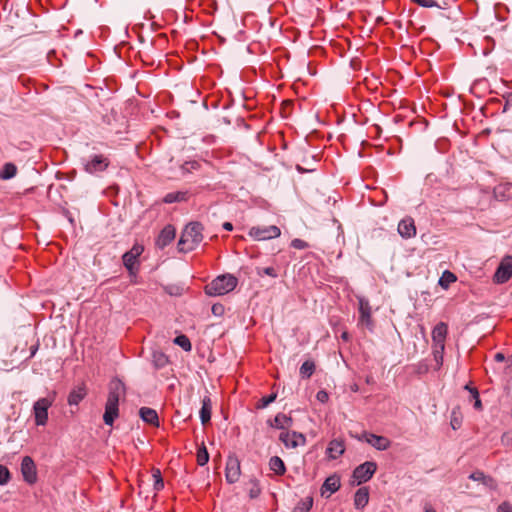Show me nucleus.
<instances>
[{"mask_svg": "<svg viewBox=\"0 0 512 512\" xmlns=\"http://www.w3.org/2000/svg\"><path fill=\"white\" fill-rule=\"evenodd\" d=\"M203 226L199 222L189 223L183 230L178 242L179 251L189 252L194 250L203 240Z\"/></svg>", "mask_w": 512, "mask_h": 512, "instance_id": "f257e3e1", "label": "nucleus"}, {"mask_svg": "<svg viewBox=\"0 0 512 512\" xmlns=\"http://www.w3.org/2000/svg\"><path fill=\"white\" fill-rule=\"evenodd\" d=\"M238 284V279L231 274L216 277L205 286V293L209 296H221L233 291Z\"/></svg>", "mask_w": 512, "mask_h": 512, "instance_id": "f03ea898", "label": "nucleus"}, {"mask_svg": "<svg viewBox=\"0 0 512 512\" xmlns=\"http://www.w3.org/2000/svg\"><path fill=\"white\" fill-rule=\"evenodd\" d=\"M144 247L135 243L132 248L122 256L123 264L131 276H135L139 270L138 258L143 253Z\"/></svg>", "mask_w": 512, "mask_h": 512, "instance_id": "7ed1b4c3", "label": "nucleus"}, {"mask_svg": "<svg viewBox=\"0 0 512 512\" xmlns=\"http://www.w3.org/2000/svg\"><path fill=\"white\" fill-rule=\"evenodd\" d=\"M54 402V397L40 398L33 405V413L35 417V423L38 426H43L48 421V409Z\"/></svg>", "mask_w": 512, "mask_h": 512, "instance_id": "20e7f679", "label": "nucleus"}, {"mask_svg": "<svg viewBox=\"0 0 512 512\" xmlns=\"http://www.w3.org/2000/svg\"><path fill=\"white\" fill-rule=\"evenodd\" d=\"M249 236L257 241H264L277 238L281 235L280 228L276 225L270 226H254L249 230Z\"/></svg>", "mask_w": 512, "mask_h": 512, "instance_id": "39448f33", "label": "nucleus"}, {"mask_svg": "<svg viewBox=\"0 0 512 512\" xmlns=\"http://www.w3.org/2000/svg\"><path fill=\"white\" fill-rule=\"evenodd\" d=\"M377 470V464L373 461H366L357 466L352 474L353 479L358 485L369 481Z\"/></svg>", "mask_w": 512, "mask_h": 512, "instance_id": "423d86ee", "label": "nucleus"}, {"mask_svg": "<svg viewBox=\"0 0 512 512\" xmlns=\"http://www.w3.org/2000/svg\"><path fill=\"white\" fill-rule=\"evenodd\" d=\"M512 277V256L506 255L502 258L493 276L496 284H504Z\"/></svg>", "mask_w": 512, "mask_h": 512, "instance_id": "0eeeda50", "label": "nucleus"}, {"mask_svg": "<svg viewBox=\"0 0 512 512\" xmlns=\"http://www.w3.org/2000/svg\"><path fill=\"white\" fill-rule=\"evenodd\" d=\"M359 441H364L374 447L376 450L385 451L390 448L391 441L385 437L364 431L361 435L356 436Z\"/></svg>", "mask_w": 512, "mask_h": 512, "instance_id": "6e6552de", "label": "nucleus"}, {"mask_svg": "<svg viewBox=\"0 0 512 512\" xmlns=\"http://www.w3.org/2000/svg\"><path fill=\"white\" fill-rule=\"evenodd\" d=\"M241 475L240 461L236 455H229L226 462L225 478L229 484L236 483Z\"/></svg>", "mask_w": 512, "mask_h": 512, "instance_id": "1a4fd4ad", "label": "nucleus"}, {"mask_svg": "<svg viewBox=\"0 0 512 512\" xmlns=\"http://www.w3.org/2000/svg\"><path fill=\"white\" fill-rule=\"evenodd\" d=\"M279 440L287 448H296L298 446H303L306 443L305 436L302 433H298L296 431H282L279 435Z\"/></svg>", "mask_w": 512, "mask_h": 512, "instance_id": "9d476101", "label": "nucleus"}, {"mask_svg": "<svg viewBox=\"0 0 512 512\" xmlns=\"http://www.w3.org/2000/svg\"><path fill=\"white\" fill-rule=\"evenodd\" d=\"M21 473L24 481L28 484L32 485L37 481L36 465L30 456L23 457L21 462Z\"/></svg>", "mask_w": 512, "mask_h": 512, "instance_id": "9b49d317", "label": "nucleus"}, {"mask_svg": "<svg viewBox=\"0 0 512 512\" xmlns=\"http://www.w3.org/2000/svg\"><path fill=\"white\" fill-rule=\"evenodd\" d=\"M125 393V384L120 379L114 378L109 384V393L106 402L119 405L120 397L124 396Z\"/></svg>", "mask_w": 512, "mask_h": 512, "instance_id": "f8f14e48", "label": "nucleus"}, {"mask_svg": "<svg viewBox=\"0 0 512 512\" xmlns=\"http://www.w3.org/2000/svg\"><path fill=\"white\" fill-rule=\"evenodd\" d=\"M109 166V160L103 155H93L89 161L84 165V169L87 173L94 174L102 172Z\"/></svg>", "mask_w": 512, "mask_h": 512, "instance_id": "ddd939ff", "label": "nucleus"}, {"mask_svg": "<svg viewBox=\"0 0 512 512\" xmlns=\"http://www.w3.org/2000/svg\"><path fill=\"white\" fill-rule=\"evenodd\" d=\"M176 230L172 225H166L158 235L156 239V246L160 249L165 248L169 245L175 238Z\"/></svg>", "mask_w": 512, "mask_h": 512, "instance_id": "4468645a", "label": "nucleus"}, {"mask_svg": "<svg viewBox=\"0 0 512 512\" xmlns=\"http://www.w3.org/2000/svg\"><path fill=\"white\" fill-rule=\"evenodd\" d=\"M398 232L405 239L412 238L416 235V227L413 218L406 217L398 224Z\"/></svg>", "mask_w": 512, "mask_h": 512, "instance_id": "2eb2a0df", "label": "nucleus"}, {"mask_svg": "<svg viewBox=\"0 0 512 512\" xmlns=\"http://www.w3.org/2000/svg\"><path fill=\"white\" fill-rule=\"evenodd\" d=\"M359 312H360V318H359L360 323L371 328L372 327L371 307H370L369 301L367 299L359 298Z\"/></svg>", "mask_w": 512, "mask_h": 512, "instance_id": "dca6fc26", "label": "nucleus"}, {"mask_svg": "<svg viewBox=\"0 0 512 512\" xmlns=\"http://www.w3.org/2000/svg\"><path fill=\"white\" fill-rule=\"evenodd\" d=\"M448 333V326L444 322L438 323L432 330V340L434 346H441L445 344V339Z\"/></svg>", "mask_w": 512, "mask_h": 512, "instance_id": "f3484780", "label": "nucleus"}, {"mask_svg": "<svg viewBox=\"0 0 512 512\" xmlns=\"http://www.w3.org/2000/svg\"><path fill=\"white\" fill-rule=\"evenodd\" d=\"M269 424L271 427L280 429L282 431H288V429L293 424V420L291 417H289L283 413H279L274 417L273 420L269 421Z\"/></svg>", "mask_w": 512, "mask_h": 512, "instance_id": "a211bd4d", "label": "nucleus"}, {"mask_svg": "<svg viewBox=\"0 0 512 512\" xmlns=\"http://www.w3.org/2000/svg\"><path fill=\"white\" fill-rule=\"evenodd\" d=\"M345 452L344 441L340 439H333L329 442L327 447V454L331 459H337Z\"/></svg>", "mask_w": 512, "mask_h": 512, "instance_id": "6ab92c4d", "label": "nucleus"}, {"mask_svg": "<svg viewBox=\"0 0 512 512\" xmlns=\"http://www.w3.org/2000/svg\"><path fill=\"white\" fill-rule=\"evenodd\" d=\"M139 415L144 422L153 426H159V417L154 409L149 407H142L139 410Z\"/></svg>", "mask_w": 512, "mask_h": 512, "instance_id": "aec40b11", "label": "nucleus"}, {"mask_svg": "<svg viewBox=\"0 0 512 512\" xmlns=\"http://www.w3.org/2000/svg\"><path fill=\"white\" fill-rule=\"evenodd\" d=\"M340 486V477L336 474L331 475L326 478L321 487L322 495H324L326 491H328L330 494H333L339 490Z\"/></svg>", "mask_w": 512, "mask_h": 512, "instance_id": "412c9836", "label": "nucleus"}, {"mask_svg": "<svg viewBox=\"0 0 512 512\" xmlns=\"http://www.w3.org/2000/svg\"><path fill=\"white\" fill-rule=\"evenodd\" d=\"M119 405L107 403L105 404V412L103 421L106 425L112 426L115 419L119 416Z\"/></svg>", "mask_w": 512, "mask_h": 512, "instance_id": "4be33fe9", "label": "nucleus"}, {"mask_svg": "<svg viewBox=\"0 0 512 512\" xmlns=\"http://www.w3.org/2000/svg\"><path fill=\"white\" fill-rule=\"evenodd\" d=\"M469 479L477 482H481L485 486L495 489L496 488V481L493 477L485 475L482 471H475L469 475Z\"/></svg>", "mask_w": 512, "mask_h": 512, "instance_id": "5701e85b", "label": "nucleus"}, {"mask_svg": "<svg viewBox=\"0 0 512 512\" xmlns=\"http://www.w3.org/2000/svg\"><path fill=\"white\" fill-rule=\"evenodd\" d=\"M369 502V490L367 487L359 488L354 495V505L357 509H363Z\"/></svg>", "mask_w": 512, "mask_h": 512, "instance_id": "b1692460", "label": "nucleus"}, {"mask_svg": "<svg viewBox=\"0 0 512 512\" xmlns=\"http://www.w3.org/2000/svg\"><path fill=\"white\" fill-rule=\"evenodd\" d=\"M211 409H212L211 399L209 396H205L202 399V407L200 409V419H201V422L203 425L210 422Z\"/></svg>", "mask_w": 512, "mask_h": 512, "instance_id": "393cba45", "label": "nucleus"}, {"mask_svg": "<svg viewBox=\"0 0 512 512\" xmlns=\"http://www.w3.org/2000/svg\"><path fill=\"white\" fill-rule=\"evenodd\" d=\"M270 469L277 475H283L286 472V467L283 460L278 456H273L269 460Z\"/></svg>", "mask_w": 512, "mask_h": 512, "instance_id": "a878e982", "label": "nucleus"}, {"mask_svg": "<svg viewBox=\"0 0 512 512\" xmlns=\"http://www.w3.org/2000/svg\"><path fill=\"white\" fill-rule=\"evenodd\" d=\"M85 395H86V391H85L84 387H78V388L72 390L68 396V404L69 405H78L83 400Z\"/></svg>", "mask_w": 512, "mask_h": 512, "instance_id": "bb28decb", "label": "nucleus"}, {"mask_svg": "<svg viewBox=\"0 0 512 512\" xmlns=\"http://www.w3.org/2000/svg\"><path fill=\"white\" fill-rule=\"evenodd\" d=\"M457 280V277L455 276L454 273L446 270L442 273L439 281H438V284L443 288V289H448L449 286L454 283L455 281Z\"/></svg>", "mask_w": 512, "mask_h": 512, "instance_id": "cd10ccee", "label": "nucleus"}, {"mask_svg": "<svg viewBox=\"0 0 512 512\" xmlns=\"http://www.w3.org/2000/svg\"><path fill=\"white\" fill-rule=\"evenodd\" d=\"M17 173V167L13 163H6L2 167L0 171V178L3 180H8L13 178Z\"/></svg>", "mask_w": 512, "mask_h": 512, "instance_id": "c85d7f7f", "label": "nucleus"}, {"mask_svg": "<svg viewBox=\"0 0 512 512\" xmlns=\"http://www.w3.org/2000/svg\"><path fill=\"white\" fill-rule=\"evenodd\" d=\"M313 506V498L306 497L301 499L293 508V512H309Z\"/></svg>", "mask_w": 512, "mask_h": 512, "instance_id": "c756f323", "label": "nucleus"}, {"mask_svg": "<svg viewBox=\"0 0 512 512\" xmlns=\"http://www.w3.org/2000/svg\"><path fill=\"white\" fill-rule=\"evenodd\" d=\"M186 192H170L165 195L163 198V202L167 204L175 203V202H181L186 200Z\"/></svg>", "mask_w": 512, "mask_h": 512, "instance_id": "7c9ffc66", "label": "nucleus"}, {"mask_svg": "<svg viewBox=\"0 0 512 512\" xmlns=\"http://www.w3.org/2000/svg\"><path fill=\"white\" fill-rule=\"evenodd\" d=\"M315 371V364L313 361H305L300 367V375L303 378H310Z\"/></svg>", "mask_w": 512, "mask_h": 512, "instance_id": "2f4dec72", "label": "nucleus"}, {"mask_svg": "<svg viewBox=\"0 0 512 512\" xmlns=\"http://www.w3.org/2000/svg\"><path fill=\"white\" fill-rule=\"evenodd\" d=\"M174 343L176 345L180 346L186 352H189L192 349V345H191L189 338L184 334L177 336L174 339Z\"/></svg>", "mask_w": 512, "mask_h": 512, "instance_id": "473e14b6", "label": "nucleus"}, {"mask_svg": "<svg viewBox=\"0 0 512 512\" xmlns=\"http://www.w3.org/2000/svg\"><path fill=\"white\" fill-rule=\"evenodd\" d=\"M444 350H445V344H441V346H434L433 356H434V360L437 364L438 369L443 364Z\"/></svg>", "mask_w": 512, "mask_h": 512, "instance_id": "72a5a7b5", "label": "nucleus"}, {"mask_svg": "<svg viewBox=\"0 0 512 512\" xmlns=\"http://www.w3.org/2000/svg\"><path fill=\"white\" fill-rule=\"evenodd\" d=\"M209 461V453L204 445H202L197 451V464L204 466Z\"/></svg>", "mask_w": 512, "mask_h": 512, "instance_id": "f704fd0d", "label": "nucleus"}, {"mask_svg": "<svg viewBox=\"0 0 512 512\" xmlns=\"http://www.w3.org/2000/svg\"><path fill=\"white\" fill-rule=\"evenodd\" d=\"M276 397H277L276 393H272L268 396L262 397L259 400V402L257 403V408L258 409L266 408L269 404H271L272 402H274L276 400Z\"/></svg>", "mask_w": 512, "mask_h": 512, "instance_id": "c9c22d12", "label": "nucleus"}, {"mask_svg": "<svg viewBox=\"0 0 512 512\" xmlns=\"http://www.w3.org/2000/svg\"><path fill=\"white\" fill-rule=\"evenodd\" d=\"M10 479L11 474L9 469L6 466L0 464V485L4 486L8 484Z\"/></svg>", "mask_w": 512, "mask_h": 512, "instance_id": "e433bc0d", "label": "nucleus"}, {"mask_svg": "<svg viewBox=\"0 0 512 512\" xmlns=\"http://www.w3.org/2000/svg\"><path fill=\"white\" fill-rule=\"evenodd\" d=\"M257 275L260 277H262L263 275H267L272 278L278 277V273L273 267L257 268Z\"/></svg>", "mask_w": 512, "mask_h": 512, "instance_id": "4c0bfd02", "label": "nucleus"}, {"mask_svg": "<svg viewBox=\"0 0 512 512\" xmlns=\"http://www.w3.org/2000/svg\"><path fill=\"white\" fill-rule=\"evenodd\" d=\"M308 246L309 245L307 242H305L304 240L299 239V238H295L291 241V247H293L295 249L302 250V249H306Z\"/></svg>", "mask_w": 512, "mask_h": 512, "instance_id": "58836bf2", "label": "nucleus"}, {"mask_svg": "<svg viewBox=\"0 0 512 512\" xmlns=\"http://www.w3.org/2000/svg\"><path fill=\"white\" fill-rule=\"evenodd\" d=\"M153 476L155 477L154 490L160 491L164 487V482L161 477L160 471L157 470L156 474H154Z\"/></svg>", "mask_w": 512, "mask_h": 512, "instance_id": "ea45409f", "label": "nucleus"}, {"mask_svg": "<svg viewBox=\"0 0 512 512\" xmlns=\"http://www.w3.org/2000/svg\"><path fill=\"white\" fill-rule=\"evenodd\" d=\"M252 483H253V487L249 490V496H250V498L254 499L260 495L261 489L258 485L257 480H252Z\"/></svg>", "mask_w": 512, "mask_h": 512, "instance_id": "a19ab883", "label": "nucleus"}, {"mask_svg": "<svg viewBox=\"0 0 512 512\" xmlns=\"http://www.w3.org/2000/svg\"><path fill=\"white\" fill-rule=\"evenodd\" d=\"M154 359H155L156 365L159 367L164 366L168 362L167 357L162 353L154 354Z\"/></svg>", "mask_w": 512, "mask_h": 512, "instance_id": "79ce46f5", "label": "nucleus"}, {"mask_svg": "<svg viewBox=\"0 0 512 512\" xmlns=\"http://www.w3.org/2000/svg\"><path fill=\"white\" fill-rule=\"evenodd\" d=\"M199 166H200V164L197 161H190V162H186L182 166V169L184 171L190 172L191 170L198 169Z\"/></svg>", "mask_w": 512, "mask_h": 512, "instance_id": "37998d69", "label": "nucleus"}, {"mask_svg": "<svg viewBox=\"0 0 512 512\" xmlns=\"http://www.w3.org/2000/svg\"><path fill=\"white\" fill-rule=\"evenodd\" d=\"M316 399L321 403H326L329 399V395L325 390H320L316 394Z\"/></svg>", "mask_w": 512, "mask_h": 512, "instance_id": "c03bdc74", "label": "nucleus"}, {"mask_svg": "<svg viewBox=\"0 0 512 512\" xmlns=\"http://www.w3.org/2000/svg\"><path fill=\"white\" fill-rule=\"evenodd\" d=\"M472 398L474 399V408L476 410H481L482 409V402H481V400L479 398L478 390L473 391V397Z\"/></svg>", "mask_w": 512, "mask_h": 512, "instance_id": "a18cd8bd", "label": "nucleus"}, {"mask_svg": "<svg viewBox=\"0 0 512 512\" xmlns=\"http://www.w3.org/2000/svg\"><path fill=\"white\" fill-rule=\"evenodd\" d=\"M497 512H512V505L508 502H503L498 506Z\"/></svg>", "mask_w": 512, "mask_h": 512, "instance_id": "49530a36", "label": "nucleus"}, {"mask_svg": "<svg viewBox=\"0 0 512 512\" xmlns=\"http://www.w3.org/2000/svg\"><path fill=\"white\" fill-rule=\"evenodd\" d=\"M224 307L221 304H214L212 306V313L216 316L222 315Z\"/></svg>", "mask_w": 512, "mask_h": 512, "instance_id": "de8ad7c7", "label": "nucleus"}, {"mask_svg": "<svg viewBox=\"0 0 512 512\" xmlns=\"http://www.w3.org/2000/svg\"><path fill=\"white\" fill-rule=\"evenodd\" d=\"M451 426L454 430H456L460 427V422L456 418H454L451 420Z\"/></svg>", "mask_w": 512, "mask_h": 512, "instance_id": "09e8293b", "label": "nucleus"}, {"mask_svg": "<svg viewBox=\"0 0 512 512\" xmlns=\"http://www.w3.org/2000/svg\"><path fill=\"white\" fill-rule=\"evenodd\" d=\"M223 228H224L226 231H232V230H233V225H232V223H230V222H224V223H223Z\"/></svg>", "mask_w": 512, "mask_h": 512, "instance_id": "8fccbe9b", "label": "nucleus"}, {"mask_svg": "<svg viewBox=\"0 0 512 512\" xmlns=\"http://www.w3.org/2000/svg\"><path fill=\"white\" fill-rule=\"evenodd\" d=\"M494 358H495V360H496L497 362H502V361H504V360H505V356H504V354H502V353H497V354H495V357H494Z\"/></svg>", "mask_w": 512, "mask_h": 512, "instance_id": "3c124183", "label": "nucleus"}, {"mask_svg": "<svg viewBox=\"0 0 512 512\" xmlns=\"http://www.w3.org/2000/svg\"><path fill=\"white\" fill-rule=\"evenodd\" d=\"M341 339H342L343 341H346V342H347V341H349V339H350V335H349V333H348L347 331L342 332V334H341Z\"/></svg>", "mask_w": 512, "mask_h": 512, "instance_id": "603ef678", "label": "nucleus"}, {"mask_svg": "<svg viewBox=\"0 0 512 512\" xmlns=\"http://www.w3.org/2000/svg\"><path fill=\"white\" fill-rule=\"evenodd\" d=\"M465 389L469 391V393L471 394L472 397H473V391L477 390V388L472 387L468 384L465 386Z\"/></svg>", "mask_w": 512, "mask_h": 512, "instance_id": "864d4df0", "label": "nucleus"}, {"mask_svg": "<svg viewBox=\"0 0 512 512\" xmlns=\"http://www.w3.org/2000/svg\"><path fill=\"white\" fill-rule=\"evenodd\" d=\"M37 349H38V345H35V346L31 347V357H33L35 355Z\"/></svg>", "mask_w": 512, "mask_h": 512, "instance_id": "5fc2aeb1", "label": "nucleus"}, {"mask_svg": "<svg viewBox=\"0 0 512 512\" xmlns=\"http://www.w3.org/2000/svg\"><path fill=\"white\" fill-rule=\"evenodd\" d=\"M507 438H508V435H507V434H504V435L502 436V441H503V442H505Z\"/></svg>", "mask_w": 512, "mask_h": 512, "instance_id": "6e6d98bb", "label": "nucleus"}, {"mask_svg": "<svg viewBox=\"0 0 512 512\" xmlns=\"http://www.w3.org/2000/svg\"><path fill=\"white\" fill-rule=\"evenodd\" d=\"M426 512H436V511L433 509H427Z\"/></svg>", "mask_w": 512, "mask_h": 512, "instance_id": "4d7b16f0", "label": "nucleus"}]
</instances>
